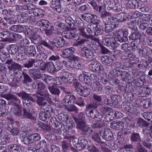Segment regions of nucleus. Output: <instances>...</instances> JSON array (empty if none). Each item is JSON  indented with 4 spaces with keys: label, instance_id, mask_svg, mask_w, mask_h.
<instances>
[{
    "label": "nucleus",
    "instance_id": "680f3d73",
    "mask_svg": "<svg viewBox=\"0 0 152 152\" xmlns=\"http://www.w3.org/2000/svg\"><path fill=\"white\" fill-rule=\"evenodd\" d=\"M62 63L65 65V66L67 68H72L73 66V63L74 61L70 60L66 61H63Z\"/></svg>",
    "mask_w": 152,
    "mask_h": 152
},
{
    "label": "nucleus",
    "instance_id": "9b49d317",
    "mask_svg": "<svg viewBox=\"0 0 152 152\" xmlns=\"http://www.w3.org/2000/svg\"><path fill=\"white\" fill-rule=\"evenodd\" d=\"M90 78V77L89 76L85 74H82L79 76V80L81 82H84L88 86H91L92 83Z\"/></svg>",
    "mask_w": 152,
    "mask_h": 152
},
{
    "label": "nucleus",
    "instance_id": "e2e57ef3",
    "mask_svg": "<svg viewBox=\"0 0 152 152\" xmlns=\"http://www.w3.org/2000/svg\"><path fill=\"white\" fill-rule=\"evenodd\" d=\"M54 25L55 26L58 27L60 28L63 29H66L67 28H69V27H68L65 23H60L59 21L55 22L54 23Z\"/></svg>",
    "mask_w": 152,
    "mask_h": 152
},
{
    "label": "nucleus",
    "instance_id": "c756f323",
    "mask_svg": "<svg viewBox=\"0 0 152 152\" xmlns=\"http://www.w3.org/2000/svg\"><path fill=\"white\" fill-rule=\"evenodd\" d=\"M111 99L112 102L113 103L114 107H117L118 104L121 101V97L120 95H114L111 96Z\"/></svg>",
    "mask_w": 152,
    "mask_h": 152
},
{
    "label": "nucleus",
    "instance_id": "473e14b6",
    "mask_svg": "<svg viewBox=\"0 0 152 152\" xmlns=\"http://www.w3.org/2000/svg\"><path fill=\"white\" fill-rule=\"evenodd\" d=\"M9 149L12 152H21L22 151L21 146L16 144H12L8 146Z\"/></svg>",
    "mask_w": 152,
    "mask_h": 152
},
{
    "label": "nucleus",
    "instance_id": "09e8293b",
    "mask_svg": "<svg viewBox=\"0 0 152 152\" xmlns=\"http://www.w3.org/2000/svg\"><path fill=\"white\" fill-rule=\"evenodd\" d=\"M18 50V47L16 44L12 45L10 46L9 52L13 55L16 53Z\"/></svg>",
    "mask_w": 152,
    "mask_h": 152
},
{
    "label": "nucleus",
    "instance_id": "c03bdc74",
    "mask_svg": "<svg viewBox=\"0 0 152 152\" xmlns=\"http://www.w3.org/2000/svg\"><path fill=\"white\" fill-rule=\"evenodd\" d=\"M48 89L52 94L58 96L60 93L59 90L52 86H48Z\"/></svg>",
    "mask_w": 152,
    "mask_h": 152
},
{
    "label": "nucleus",
    "instance_id": "603ef678",
    "mask_svg": "<svg viewBox=\"0 0 152 152\" xmlns=\"http://www.w3.org/2000/svg\"><path fill=\"white\" fill-rule=\"evenodd\" d=\"M17 95L19 97H21L22 99L25 100H26L28 96H30V94H27L24 91L17 93Z\"/></svg>",
    "mask_w": 152,
    "mask_h": 152
},
{
    "label": "nucleus",
    "instance_id": "dca6fc26",
    "mask_svg": "<svg viewBox=\"0 0 152 152\" xmlns=\"http://www.w3.org/2000/svg\"><path fill=\"white\" fill-rule=\"evenodd\" d=\"M64 18L66 22L69 26L70 29L74 30L76 28V25L75 22L70 16H65Z\"/></svg>",
    "mask_w": 152,
    "mask_h": 152
},
{
    "label": "nucleus",
    "instance_id": "79ce46f5",
    "mask_svg": "<svg viewBox=\"0 0 152 152\" xmlns=\"http://www.w3.org/2000/svg\"><path fill=\"white\" fill-rule=\"evenodd\" d=\"M130 140L132 142H137L141 140V137L139 133L133 132L130 137Z\"/></svg>",
    "mask_w": 152,
    "mask_h": 152
},
{
    "label": "nucleus",
    "instance_id": "bf43d9fd",
    "mask_svg": "<svg viewBox=\"0 0 152 152\" xmlns=\"http://www.w3.org/2000/svg\"><path fill=\"white\" fill-rule=\"evenodd\" d=\"M48 57H49L48 60L50 61H55L59 59V56L56 54L51 55V53L50 52L48 54Z\"/></svg>",
    "mask_w": 152,
    "mask_h": 152
},
{
    "label": "nucleus",
    "instance_id": "f704fd0d",
    "mask_svg": "<svg viewBox=\"0 0 152 152\" xmlns=\"http://www.w3.org/2000/svg\"><path fill=\"white\" fill-rule=\"evenodd\" d=\"M104 124L103 121L101 119H97L96 121L92 123V127L94 129H99L104 126Z\"/></svg>",
    "mask_w": 152,
    "mask_h": 152
},
{
    "label": "nucleus",
    "instance_id": "4c0bfd02",
    "mask_svg": "<svg viewBox=\"0 0 152 152\" xmlns=\"http://www.w3.org/2000/svg\"><path fill=\"white\" fill-rule=\"evenodd\" d=\"M11 31L21 33L24 31V28L21 26L13 25L9 28Z\"/></svg>",
    "mask_w": 152,
    "mask_h": 152
},
{
    "label": "nucleus",
    "instance_id": "f03ea898",
    "mask_svg": "<svg viewBox=\"0 0 152 152\" xmlns=\"http://www.w3.org/2000/svg\"><path fill=\"white\" fill-rule=\"evenodd\" d=\"M49 95L48 93L44 94L42 92L38 91L35 94H33L32 96L36 99V102L37 104L42 107H44L47 102H43L45 99L42 96L48 97Z\"/></svg>",
    "mask_w": 152,
    "mask_h": 152
},
{
    "label": "nucleus",
    "instance_id": "9d476101",
    "mask_svg": "<svg viewBox=\"0 0 152 152\" xmlns=\"http://www.w3.org/2000/svg\"><path fill=\"white\" fill-rule=\"evenodd\" d=\"M89 67L92 72L96 73L99 72L103 70L102 66L100 63L97 61L92 62L90 64Z\"/></svg>",
    "mask_w": 152,
    "mask_h": 152
},
{
    "label": "nucleus",
    "instance_id": "2f4dec72",
    "mask_svg": "<svg viewBox=\"0 0 152 152\" xmlns=\"http://www.w3.org/2000/svg\"><path fill=\"white\" fill-rule=\"evenodd\" d=\"M31 140L33 141H36L39 140L41 137L40 134L37 133H32L28 135L26 137Z\"/></svg>",
    "mask_w": 152,
    "mask_h": 152
},
{
    "label": "nucleus",
    "instance_id": "bb28decb",
    "mask_svg": "<svg viewBox=\"0 0 152 152\" xmlns=\"http://www.w3.org/2000/svg\"><path fill=\"white\" fill-rule=\"evenodd\" d=\"M42 79L49 85L48 86H51L53 83V78L52 76L46 74H44L42 75Z\"/></svg>",
    "mask_w": 152,
    "mask_h": 152
},
{
    "label": "nucleus",
    "instance_id": "8fccbe9b",
    "mask_svg": "<svg viewBox=\"0 0 152 152\" xmlns=\"http://www.w3.org/2000/svg\"><path fill=\"white\" fill-rule=\"evenodd\" d=\"M23 75L24 78V80L23 81V82L25 84L27 83H31L32 81V80L27 74L24 72H23L21 74Z\"/></svg>",
    "mask_w": 152,
    "mask_h": 152
},
{
    "label": "nucleus",
    "instance_id": "338daca9",
    "mask_svg": "<svg viewBox=\"0 0 152 152\" xmlns=\"http://www.w3.org/2000/svg\"><path fill=\"white\" fill-rule=\"evenodd\" d=\"M143 145L145 147L150 148L152 145V141L150 140L149 139H147L145 141H144L142 142Z\"/></svg>",
    "mask_w": 152,
    "mask_h": 152
},
{
    "label": "nucleus",
    "instance_id": "c85d7f7f",
    "mask_svg": "<svg viewBox=\"0 0 152 152\" xmlns=\"http://www.w3.org/2000/svg\"><path fill=\"white\" fill-rule=\"evenodd\" d=\"M125 6L129 9H136L138 8L139 3L137 0H134L130 3H126Z\"/></svg>",
    "mask_w": 152,
    "mask_h": 152
},
{
    "label": "nucleus",
    "instance_id": "f257e3e1",
    "mask_svg": "<svg viewBox=\"0 0 152 152\" xmlns=\"http://www.w3.org/2000/svg\"><path fill=\"white\" fill-rule=\"evenodd\" d=\"M62 68L61 64L55 66L53 63L52 61L47 62L44 65L43 67L40 68L41 70L45 71L47 69V70L50 73H54L60 70Z\"/></svg>",
    "mask_w": 152,
    "mask_h": 152
},
{
    "label": "nucleus",
    "instance_id": "0eeeda50",
    "mask_svg": "<svg viewBox=\"0 0 152 152\" xmlns=\"http://www.w3.org/2000/svg\"><path fill=\"white\" fill-rule=\"evenodd\" d=\"M80 55L83 58L90 59L94 57V53L92 50L86 48L81 51Z\"/></svg>",
    "mask_w": 152,
    "mask_h": 152
},
{
    "label": "nucleus",
    "instance_id": "49530a36",
    "mask_svg": "<svg viewBox=\"0 0 152 152\" xmlns=\"http://www.w3.org/2000/svg\"><path fill=\"white\" fill-rule=\"evenodd\" d=\"M74 103L77 104L80 107H83L85 106L84 99L81 97H78L77 99L76 98Z\"/></svg>",
    "mask_w": 152,
    "mask_h": 152
},
{
    "label": "nucleus",
    "instance_id": "20e7f679",
    "mask_svg": "<svg viewBox=\"0 0 152 152\" xmlns=\"http://www.w3.org/2000/svg\"><path fill=\"white\" fill-rule=\"evenodd\" d=\"M74 119L77 124V128L81 129L86 125L85 118L83 115V113H80L78 116L74 117Z\"/></svg>",
    "mask_w": 152,
    "mask_h": 152
},
{
    "label": "nucleus",
    "instance_id": "6e6552de",
    "mask_svg": "<svg viewBox=\"0 0 152 152\" xmlns=\"http://www.w3.org/2000/svg\"><path fill=\"white\" fill-rule=\"evenodd\" d=\"M65 42L64 38L61 37H56L52 42V45L58 48H61L64 47Z\"/></svg>",
    "mask_w": 152,
    "mask_h": 152
},
{
    "label": "nucleus",
    "instance_id": "052dcab7",
    "mask_svg": "<svg viewBox=\"0 0 152 152\" xmlns=\"http://www.w3.org/2000/svg\"><path fill=\"white\" fill-rule=\"evenodd\" d=\"M34 63V59H29L27 62L24 65V67L29 68L33 67Z\"/></svg>",
    "mask_w": 152,
    "mask_h": 152
},
{
    "label": "nucleus",
    "instance_id": "864d4df0",
    "mask_svg": "<svg viewBox=\"0 0 152 152\" xmlns=\"http://www.w3.org/2000/svg\"><path fill=\"white\" fill-rule=\"evenodd\" d=\"M132 16L134 18H137L139 17L141 18H145L147 17L146 15L144 14H142L141 13L138 11L134 12Z\"/></svg>",
    "mask_w": 152,
    "mask_h": 152
},
{
    "label": "nucleus",
    "instance_id": "13d9d810",
    "mask_svg": "<svg viewBox=\"0 0 152 152\" xmlns=\"http://www.w3.org/2000/svg\"><path fill=\"white\" fill-rule=\"evenodd\" d=\"M129 104H130L129 103L123 102L121 105V107L124 110L127 112H129L131 109V107Z\"/></svg>",
    "mask_w": 152,
    "mask_h": 152
},
{
    "label": "nucleus",
    "instance_id": "ea45409f",
    "mask_svg": "<svg viewBox=\"0 0 152 152\" xmlns=\"http://www.w3.org/2000/svg\"><path fill=\"white\" fill-rule=\"evenodd\" d=\"M142 37L141 34L138 32L135 31L132 33L129 37L130 40H135L138 39H140Z\"/></svg>",
    "mask_w": 152,
    "mask_h": 152
},
{
    "label": "nucleus",
    "instance_id": "5701e85b",
    "mask_svg": "<svg viewBox=\"0 0 152 152\" xmlns=\"http://www.w3.org/2000/svg\"><path fill=\"white\" fill-rule=\"evenodd\" d=\"M74 51L75 49L73 48H67L64 50L61 56L63 58H68L73 54Z\"/></svg>",
    "mask_w": 152,
    "mask_h": 152
},
{
    "label": "nucleus",
    "instance_id": "412c9836",
    "mask_svg": "<svg viewBox=\"0 0 152 152\" xmlns=\"http://www.w3.org/2000/svg\"><path fill=\"white\" fill-rule=\"evenodd\" d=\"M86 31L91 36H93L96 35L95 31H100V30L98 26H95L93 24H89L86 28Z\"/></svg>",
    "mask_w": 152,
    "mask_h": 152
},
{
    "label": "nucleus",
    "instance_id": "58836bf2",
    "mask_svg": "<svg viewBox=\"0 0 152 152\" xmlns=\"http://www.w3.org/2000/svg\"><path fill=\"white\" fill-rule=\"evenodd\" d=\"M79 140V146L78 148V150H80L85 148L86 145L88 144L87 141L82 137L78 138Z\"/></svg>",
    "mask_w": 152,
    "mask_h": 152
},
{
    "label": "nucleus",
    "instance_id": "f8f14e48",
    "mask_svg": "<svg viewBox=\"0 0 152 152\" xmlns=\"http://www.w3.org/2000/svg\"><path fill=\"white\" fill-rule=\"evenodd\" d=\"M31 41L34 43H39L50 49H52V47L48 43L43 40L41 39V38L39 36L38 37L35 38V37H33L32 38Z\"/></svg>",
    "mask_w": 152,
    "mask_h": 152
},
{
    "label": "nucleus",
    "instance_id": "72a5a7b5",
    "mask_svg": "<svg viewBox=\"0 0 152 152\" xmlns=\"http://www.w3.org/2000/svg\"><path fill=\"white\" fill-rule=\"evenodd\" d=\"M22 141L28 147L29 149H28V150H31L30 149H32L33 148H34V142L28 138V137H25L23 138Z\"/></svg>",
    "mask_w": 152,
    "mask_h": 152
},
{
    "label": "nucleus",
    "instance_id": "c9c22d12",
    "mask_svg": "<svg viewBox=\"0 0 152 152\" xmlns=\"http://www.w3.org/2000/svg\"><path fill=\"white\" fill-rule=\"evenodd\" d=\"M60 79H59V77H56V80H55V81L56 82V83L57 85H59L61 83L60 81H61L64 84L71 83V81H70L69 78L67 77L61 76L60 77Z\"/></svg>",
    "mask_w": 152,
    "mask_h": 152
},
{
    "label": "nucleus",
    "instance_id": "a19ab883",
    "mask_svg": "<svg viewBox=\"0 0 152 152\" xmlns=\"http://www.w3.org/2000/svg\"><path fill=\"white\" fill-rule=\"evenodd\" d=\"M73 85L75 88L76 91L80 95L83 89H84V87L82 86L78 82H74Z\"/></svg>",
    "mask_w": 152,
    "mask_h": 152
},
{
    "label": "nucleus",
    "instance_id": "4be33fe9",
    "mask_svg": "<svg viewBox=\"0 0 152 152\" xmlns=\"http://www.w3.org/2000/svg\"><path fill=\"white\" fill-rule=\"evenodd\" d=\"M89 116L94 119H98L101 120L102 118V116L101 113L95 109L91 110L89 111L88 114Z\"/></svg>",
    "mask_w": 152,
    "mask_h": 152
},
{
    "label": "nucleus",
    "instance_id": "aec40b11",
    "mask_svg": "<svg viewBox=\"0 0 152 152\" xmlns=\"http://www.w3.org/2000/svg\"><path fill=\"white\" fill-rule=\"evenodd\" d=\"M105 26L104 31L106 33H108L111 32L116 27L118 26V25L116 24H113L110 22H104Z\"/></svg>",
    "mask_w": 152,
    "mask_h": 152
},
{
    "label": "nucleus",
    "instance_id": "6e6d98bb",
    "mask_svg": "<svg viewBox=\"0 0 152 152\" xmlns=\"http://www.w3.org/2000/svg\"><path fill=\"white\" fill-rule=\"evenodd\" d=\"M12 99L14 100L15 102L10 101L8 103L9 104L15 106V105L14 104H17V105H19L21 103L20 99L18 98L15 95H14Z\"/></svg>",
    "mask_w": 152,
    "mask_h": 152
},
{
    "label": "nucleus",
    "instance_id": "a878e982",
    "mask_svg": "<svg viewBox=\"0 0 152 152\" xmlns=\"http://www.w3.org/2000/svg\"><path fill=\"white\" fill-rule=\"evenodd\" d=\"M37 25L39 26L42 27L45 29L50 28L51 26L50 23L47 20L43 19L37 22Z\"/></svg>",
    "mask_w": 152,
    "mask_h": 152
},
{
    "label": "nucleus",
    "instance_id": "69168bd1",
    "mask_svg": "<svg viewBox=\"0 0 152 152\" xmlns=\"http://www.w3.org/2000/svg\"><path fill=\"white\" fill-rule=\"evenodd\" d=\"M92 139L96 142L98 143H103L104 142L101 141L100 138L98 133H95L92 134Z\"/></svg>",
    "mask_w": 152,
    "mask_h": 152
},
{
    "label": "nucleus",
    "instance_id": "7c9ffc66",
    "mask_svg": "<svg viewBox=\"0 0 152 152\" xmlns=\"http://www.w3.org/2000/svg\"><path fill=\"white\" fill-rule=\"evenodd\" d=\"M26 50L25 54L29 56H34L36 54L35 47L33 46H28L27 49Z\"/></svg>",
    "mask_w": 152,
    "mask_h": 152
},
{
    "label": "nucleus",
    "instance_id": "5fc2aeb1",
    "mask_svg": "<svg viewBox=\"0 0 152 152\" xmlns=\"http://www.w3.org/2000/svg\"><path fill=\"white\" fill-rule=\"evenodd\" d=\"M142 116L148 121H151L152 119V111L144 112L142 114Z\"/></svg>",
    "mask_w": 152,
    "mask_h": 152
},
{
    "label": "nucleus",
    "instance_id": "cd10ccee",
    "mask_svg": "<svg viewBox=\"0 0 152 152\" xmlns=\"http://www.w3.org/2000/svg\"><path fill=\"white\" fill-rule=\"evenodd\" d=\"M15 107L12 109V110L14 115L16 116H20L22 115V109L19 105L15 104Z\"/></svg>",
    "mask_w": 152,
    "mask_h": 152
},
{
    "label": "nucleus",
    "instance_id": "1a4fd4ad",
    "mask_svg": "<svg viewBox=\"0 0 152 152\" xmlns=\"http://www.w3.org/2000/svg\"><path fill=\"white\" fill-rule=\"evenodd\" d=\"M28 71V74L33 79L36 80L41 77V72L39 69L31 68Z\"/></svg>",
    "mask_w": 152,
    "mask_h": 152
},
{
    "label": "nucleus",
    "instance_id": "39448f33",
    "mask_svg": "<svg viewBox=\"0 0 152 152\" xmlns=\"http://www.w3.org/2000/svg\"><path fill=\"white\" fill-rule=\"evenodd\" d=\"M128 32L126 31H119L115 39L120 42H125L128 40Z\"/></svg>",
    "mask_w": 152,
    "mask_h": 152
},
{
    "label": "nucleus",
    "instance_id": "e433bc0d",
    "mask_svg": "<svg viewBox=\"0 0 152 152\" xmlns=\"http://www.w3.org/2000/svg\"><path fill=\"white\" fill-rule=\"evenodd\" d=\"M81 130L83 135L90 136V135L93 134V130L90 129L88 125H86Z\"/></svg>",
    "mask_w": 152,
    "mask_h": 152
},
{
    "label": "nucleus",
    "instance_id": "0e129e2a",
    "mask_svg": "<svg viewBox=\"0 0 152 152\" xmlns=\"http://www.w3.org/2000/svg\"><path fill=\"white\" fill-rule=\"evenodd\" d=\"M58 118L60 121L62 122H66L68 120V117L63 113H60L58 115Z\"/></svg>",
    "mask_w": 152,
    "mask_h": 152
},
{
    "label": "nucleus",
    "instance_id": "6ab92c4d",
    "mask_svg": "<svg viewBox=\"0 0 152 152\" xmlns=\"http://www.w3.org/2000/svg\"><path fill=\"white\" fill-rule=\"evenodd\" d=\"M129 16L127 13L122 12L117 14L116 17L117 18L118 22H123L129 20Z\"/></svg>",
    "mask_w": 152,
    "mask_h": 152
},
{
    "label": "nucleus",
    "instance_id": "b1692460",
    "mask_svg": "<svg viewBox=\"0 0 152 152\" xmlns=\"http://www.w3.org/2000/svg\"><path fill=\"white\" fill-rule=\"evenodd\" d=\"M138 52L140 55L142 57L146 55L152 54V50L148 47H141L138 49Z\"/></svg>",
    "mask_w": 152,
    "mask_h": 152
},
{
    "label": "nucleus",
    "instance_id": "2eb2a0df",
    "mask_svg": "<svg viewBox=\"0 0 152 152\" xmlns=\"http://www.w3.org/2000/svg\"><path fill=\"white\" fill-rule=\"evenodd\" d=\"M110 126L112 128L115 130H119L124 128V124L122 121H115L111 122Z\"/></svg>",
    "mask_w": 152,
    "mask_h": 152
},
{
    "label": "nucleus",
    "instance_id": "a211bd4d",
    "mask_svg": "<svg viewBox=\"0 0 152 152\" xmlns=\"http://www.w3.org/2000/svg\"><path fill=\"white\" fill-rule=\"evenodd\" d=\"M49 124L52 129H61L62 125L60 123L57 121L55 117H51L50 120Z\"/></svg>",
    "mask_w": 152,
    "mask_h": 152
},
{
    "label": "nucleus",
    "instance_id": "f3484780",
    "mask_svg": "<svg viewBox=\"0 0 152 152\" xmlns=\"http://www.w3.org/2000/svg\"><path fill=\"white\" fill-rule=\"evenodd\" d=\"M50 6L58 13L61 11L60 1L59 0H52L50 4Z\"/></svg>",
    "mask_w": 152,
    "mask_h": 152
},
{
    "label": "nucleus",
    "instance_id": "4468645a",
    "mask_svg": "<svg viewBox=\"0 0 152 152\" xmlns=\"http://www.w3.org/2000/svg\"><path fill=\"white\" fill-rule=\"evenodd\" d=\"M100 135L103 139L106 141L111 140L113 137L112 133L110 130H102L100 132Z\"/></svg>",
    "mask_w": 152,
    "mask_h": 152
},
{
    "label": "nucleus",
    "instance_id": "774afa93",
    "mask_svg": "<svg viewBox=\"0 0 152 152\" xmlns=\"http://www.w3.org/2000/svg\"><path fill=\"white\" fill-rule=\"evenodd\" d=\"M109 72L112 76H117L118 75H121L122 72L117 69H112L110 70Z\"/></svg>",
    "mask_w": 152,
    "mask_h": 152
},
{
    "label": "nucleus",
    "instance_id": "37998d69",
    "mask_svg": "<svg viewBox=\"0 0 152 152\" xmlns=\"http://www.w3.org/2000/svg\"><path fill=\"white\" fill-rule=\"evenodd\" d=\"M4 19L6 22L10 24H15L18 22V19L16 17H11L9 18L7 17H4Z\"/></svg>",
    "mask_w": 152,
    "mask_h": 152
},
{
    "label": "nucleus",
    "instance_id": "de8ad7c7",
    "mask_svg": "<svg viewBox=\"0 0 152 152\" xmlns=\"http://www.w3.org/2000/svg\"><path fill=\"white\" fill-rule=\"evenodd\" d=\"M10 36V33L7 31H4L0 33V38L4 41L8 40V38Z\"/></svg>",
    "mask_w": 152,
    "mask_h": 152
},
{
    "label": "nucleus",
    "instance_id": "393cba45",
    "mask_svg": "<svg viewBox=\"0 0 152 152\" xmlns=\"http://www.w3.org/2000/svg\"><path fill=\"white\" fill-rule=\"evenodd\" d=\"M32 87L38 91H41L44 89L45 86L43 84L42 82L39 80H36L32 83Z\"/></svg>",
    "mask_w": 152,
    "mask_h": 152
},
{
    "label": "nucleus",
    "instance_id": "7ed1b4c3",
    "mask_svg": "<svg viewBox=\"0 0 152 152\" xmlns=\"http://www.w3.org/2000/svg\"><path fill=\"white\" fill-rule=\"evenodd\" d=\"M2 77L3 79H4V80L6 82H7V81L8 80V83L11 87L16 88L18 87V85L17 84L19 83L21 81L22 75L20 74L18 75L17 74L13 79L10 78L9 80H8L5 76H4V78L3 76Z\"/></svg>",
    "mask_w": 152,
    "mask_h": 152
},
{
    "label": "nucleus",
    "instance_id": "423d86ee",
    "mask_svg": "<svg viewBox=\"0 0 152 152\" xmlns=\"http://www.w3.org/2000/svg\"><path fill=\"white\" fill-rule=\"evenodd\" d=\"M23 113L21 117L22 118H26L34 120L36 119V117L30 113L29 108L28 107H24L23 109Z\"/></svg>",
    "mask_w": 152,
    "mask_h": 152
},
{
    "label": "nucleus",
    "instance_id": "4d7b16f0",
    "mask_svg": "<svg viewBox=\"0 0 152 152\" xmlns=\"http://www.w3.org/2000/svg\"><path fill=\"white\" fill-rule=\"evenodd\" d=\"M65 107L67 110L69 112H72L74 111L76 113H77V107L74 105H72L71 104Z\"/></svg>",
    "mask_w": 152,
    "mask_h": 152
},
{
    "label": "nucleus",
    "instance_id": "ddd939ff",
    "mask_svg": "<svg viewBox=\"0 0 152 152\" xmlns=\"http://www.w3.org/2000/svg\"><path fill=\"white\" fill-rule=\"evenodd\" d=\"M70 28H67V30H65L63 33L64 36V37L68 39H73L77 38L78 37V34L75 33L74 31V30H69Z\"/></svg>",
    "mask_w": 152,
    "mask_h": 152
},
{
    "label": "nucleus",
    "instance_id": "3c124183",
    "mask_svg": "<svg viewBox=\"0 0 152 152\" xmlns=\"http://www.w3.org/2000/svg\"><path fill=\"white\" fill-rule=\"evenodd\" d=\"M100 111L103 114H105L106 113H110L112 112L113 110L110 107H102L100 109Z\"/></svg>",
    "mask_w": 152,
    "mask_h": 152
},
{
    "label": "nucleus",
    "instance_id": "a18cd8bd",
    "mask_svg": "<svg viewBox=\"0 0 152 152\" xmlns=\"http://www.w3.org/2000/svg\"><path fill=\"white\" fill-rule=\"evenodd\" d=\"M90 21L91 23L89 24H93L94 26H98V25L100 23V21L98 19L97 16L94 15H93Z\"/></svg>",
    "mask_w": 152,
    "mask_h": 152
}]
</instances>
